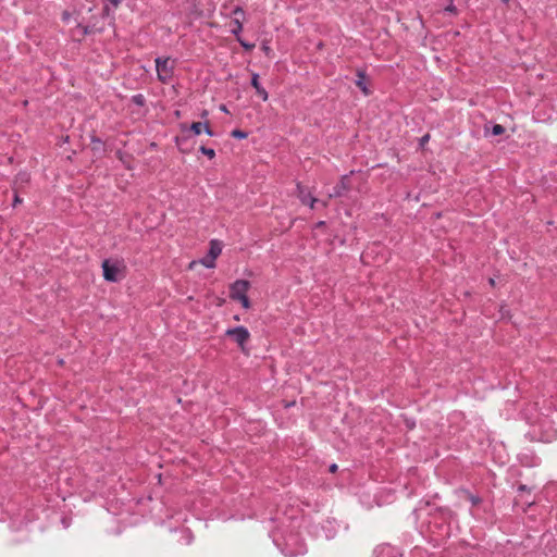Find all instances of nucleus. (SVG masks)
Masks as SVG:
<instances>
[{
	"label": "nucleus",
	"instance_id": "26",
	"mask_svg": "<svg viewBox=\"0 0 557 557\" xmlns=\"http://www.w3.org/2000/svg\"><path fill=\"white\" fill-rule=\"evenodd\" d=\"M110 12H111V10H110L109 5H107V4H106V5L102 8V11H101L100 17H101V18H107V17H109V16H110Z\"/></svg>",
	"mask_w": 557,
	"mask_h": 557
},
{
	"label": "nucleus",
	"instance_id": "20",
	"mask_svg": "<svg viewBox=\"0 0 557 557\" xmlns=\"http://www.w3.org/2000/svg\"><path fill=\"white\" fill-rule=\"evenodd\" d=\"M199 151L207 156L209 159H213L215 157V150L213 148H208L203 145L199 147Z\"/></svg>",
	"mask_w": 557,
	"mask_h": 557
},
{
	"label": "nucleus",
	"instance_id": "21",
	"mask_svg": "<svg viewBox=\"0 0 557 557\" xmlns=\"http://www.w3.org/2000/svg\"><path fill=\"white\" fill-rule=\"evenodd\" d=\"M237 41L239 42V45L243 47V49L245 51H252L255 48V44L248 42V41L244 40L242 37H238Z\"/></svg>",
	"mask_w": 557,
	"mask_h": 557
},
{
	"label": "nucleus",
	"instance_id": "18",
	"mask_svg": "<svg viewBox=\"0 0 557 557\" xmlns=\"http://www.w3.org/2000/svg\"><path fill=\"white\" fill-rule=\"evenodd\" d=\"M261 50L263 51V53L272 59L274 58V52L272 50V48L269 46V41L268 40H263L262 44H261Z\"/></svg>",
	"mask_w": 557,
	"mask_h": 557
},
{
	"label": "nucleus",
	"instance_id": "29",
	"mask_svg": "<svg viewBox=\"0 0 557 557\" xmlns=\"http://www.w3.org/2000/svg\"><path fill=\"white\" fill-rule=\"evenodd\" d=\"M430 139V135L426 134L420 139V146H424V144Z\"/></svg>",
	"mask_w": 557,
	"mask_h": 557
},
{
	"label": "nucleus",
	"instance_id": "22",
	"mask_svg": "<svg viewBox=\"0 0 557 557\" xmlns=\"http://www.w3.org/2000/svg\"><path fill=\"white\" fill-rule=\"evenodd\" d=\"M29 180H30V176H29V174H28V173H26V172H21V173H18V174L16 175V180H15V182H14V183H15V184H16L17 182H21V183H28V182H29Z\"/></svg>",
	"mask_w": 557,
	"mask_h": 557
},
{
	"label": "nucleus",
	"instance_id": "37",
	"mask_svg": "<svg viewBox=\"0 0 557 557\" xmlns=\"http://www.w3.org/2000/svg\"><path fill=\"white\" fill-rule=\"evenodd\" d=\"M488 283H490L491 286H493V287L495 286V280L494 278L491 277L488 280Z\"/></svg>",
	"mask_w": 557,
	"mask_h": 557
},
{
	"label": "nucleus",
	"instance_id": "8",
	"mask_svg": "<svg viewBox=\"0 0 557 557\" xmlns=\"http://www.w3.org/2000/svg\"><path fill=\"white\" fill-rule=\"evenodd\" d=\"M296 193L302 205H308L310 208H313L314 203L317 202V198L312 197L311 193L306 186L298 182L296 185Z\"/></svg>",
	"mask_w": 557,
	"mask_h": 557
},
{
	"label": "nucleus",
	"instance_id": "25",
	"mask_svg": "<svg viewBox=\"0 0 557 557\" xmlns=\"http://www.w3.org/2000/svg\"><path fill=\"white\" fill-rule=\"evenodd\" d=\"M22 198H20L18 196V189L14 188V197H13V202H12V206L13 207H16L17 205L22 203Z\"/></svg>",
	"mask_w": 557,
	"mask_h": 557
},
{
	"label": "nucleus",
	"instance_id": "11",
	"mask_svg": "<svg viewBox=\"0 0 557 557\" xmlns=\"http://www.w3.org/2000/svg\"><path fill=\"white\" fill-rule=\"evenodd\" d=\"M82 30L83 36L91 35V34H101L104 30V25H89L78 23L76 26Z\"/></svg>",
	"mask_w": 557,
	"mask_h": 557
},
{
	"label": "nucleus",
	"instance_id": "36",
	"mask_svg": "<svg viewBox=\"0 0 557 557\" xmlns=\"http://www.w3.org/2000/svg\"><path fill=\"white\" fill-rule=\"evenodd\" d=\"M208 116V111L207 110H203L201 113H200V117L201 119H206Z\"/></svg>",
	"mask_w": 557,
	"mask_h": 557
},
{
	"label": "nucleus",
	"instance_id": "39",
	"mask_svg": "<svg viewBox=\"0 0 557 557\" xmlns=\"http://www.w3.org/2000/svg\"><path fill=\"white\" fill-rule=\"evenodd\" d=\"M234 320H235V321H239V315H237V314H236V315H234Z\"/></svg>",
	"mask_w": 557,
	"mask_h": 557
},
{
	"label": "nucleus",
	"instance_id": "9",
	"mask_svg": "<svg viewBox=\"0 0 557 557\" xmlns=\"http://www.w3.org/2000/svg\"><path fill=\"white\" fill-rule=\"evenodd\" d=\"M178 126L182 134L190 135L191 137L198 136L202 132V122H193L190 125L181 123Z\"/></svg>",
	"mask_w": 557,
	"mask_h": 557
},
{
	"label": "nucleus",
	"instance_id": "4",
	"mask_svg": "<svg viewBox=\"0 0 557 557\" xmlns=\"http://www.w3.org/2000/svg\"><path fill=\"white\" fill-rule=\"evenodd\" d=\"M222 252V244L218 239H212L210 242L209 251L205 258L201 259V264L207 269H212L215 267V259Z\"/></svg>",
	"mask_w": 557,
	"mask_h": 557
},
{
	"label": "nucleus",
	"instance_id": "24",
	"mask_svg": "<svg viewBox=\"0 0 557 557\" xmlns=\"http://www.w3.org/2000/svg\"><path fill=\"white\" fill-rule=\"evenodd\" d=\"M202 131L210 137L215 136V133L211 128L210 123L208 121L202 123Z\"/></svg>",
	"mask_w": 557,
	"mask_h": 557
},
{
	"label": "nucleus",
	"instance_id": "31",
	"mask_svg": "<svg viewBox=\"0 0 557 557\" xmlns=\"http://www.w3.org/2000/svg\"><path fill=\"white\" fill-rule=\"evenodd\" d=\"M447 12L457 13V9L455 5L450 4L445 9Z\"/></svg>",
	"mask_w": 557,
	"mask_h": 557
},
{
	"label": "nucleus",
	"instance_id": "17",
	"mask_svg": "<svg viewBox=\"0 0 557 557\" xmlns=\"http://www.w3.org/2000/svg\"><path fill=\"white\" fill-rule=\"evenodd\" d=\"M131 101L138 107L146 106V98L143 94H136V95L132 96Z\"/></svg>",
	"mask_w": 557,
	"mask_h": 557
},
{
	"label": "nucleus",
	"instance_id": "32",
	"mask_svg": "<svg viewBox=\"0 0 557 557\" xmlns=\"http://www.w3.org/2000/svg\"><path fill=\"white\" fill-rule=\"evenodd\" d=\"M88 24L89 25H101L96 16H92Z\"/></svg>",
	"mask_w": 557,
	"mask_h": 557
},
{
	"label": "nucleus",
	"instance_id": "6",
	"mask_svg": "<svg viewBox=\"0 0 557 557\" xmlns=\"http://www.w3.org/2000/svg\"><path fill=\"white\" fill-rule=\"evenodd\" d=\"M175 145L180 152L184 154L191 153L195 148V140H193V137L190 135L182 134L181 136H176Z\"/></svg>",
	"mask_w": 557,
	"mask_h": 557
},
{
	"label": "nucleus",
	"instance_id": "5",
	"mask_svg": "<svg viewBox=\"0 0 557 557\" xmlns=\"http://www.w3.org/2000/svg\"><path fill=\"white\" fill-rule=\"evenodd\" d=\"M251 284L247 280L238 278L230 285V298L237 300L243 295H246Z\"/></svg>",
	"mask_w": 557,
	"mask_h": 557
},
{
	"label": "nucleus",
	"instance_id": "28",
	"mask_svg": "<svg viewBox=\"0 0 557 557\" xmlns=\"http://www.w3.org/2000/svg\"><path fill=\"white\" fill-rule=\"evenodd\" d=\"M531 491H532V488L527 486L525 484H519V486H518V492H529L530 493Z\"/></svg>",
	"mask_w": 557,
	"mask_h": 557
},
{
	"label": "nucleus",
	"instance_id": "19",
	"mask_svg": "<svg viewBox=\"0 0 557 557\" xmlns=\"http://www.w3.org/2000/svg\"><path fill=\"white\" fill-rule=\"evenodd\" d=\"M231 136L235 139H245L248 137V133L246 131L235 128L231 132Z\"/></svg>",
	"mask_w": 557,
	"mask_h": 557
},
{
	"label": "nucleus",
	"instance_id": "27",
	"mask_svg": "<svg viewBox=\"0 0 557 557\" xmlns=\"http://www.w3.org/2000/svg\"><path fill=\"white\" fill-rule=\"evenodd\" d=\"M232 14L233 15H242L244 16L245 15V11L243 10L242 7H235L234 10L232 11Z\"/></svg>",
	"mask_w": 557,
	"mask_h": 557
},
{
	"label": "nucleus",
	"instance_id": "30",
	"mask_svg": "<svg viewBox=\"0 0 557 557\" xmlns=\"http://www.w3.org/2000/svg\"><path fill=\"white\" fill-rule=\"evenodd\" d=\"M338 467L336 463H332L330 467H329V472L331 473H335L337 471Z\"/></svg>",
	"mask_w": 557,
	"mask_h": 557
},
{
	"label": "nucleus",
	"instance_id": "38",
	"mask_svg": "<svg viewBox=\"0 0 557 557\" xmlns=\"http://www.w3.org/2000/svg\"><path fill=\"white\" fill-rule=\"evenodd\" d=\"M69 16H70L69 12H66V11H65V12L63 13V20H67V18H69Z\"/></svg>",
	"mask_w": 557,
	"mask_h": 557
},
{
	"label": "nucleus",
	"instance_id": "15",
	"mask_svg": "<svg viewBox=\"0 0 557 557\" xmlns=\"http://www.w3.org/2000/svg\"><path fill=\"white\" fill-rule=\"evenodd\" d=\"M461 493L465 495L466 499H468L472 506H478L482 503V498L479 495L472 494L469 490H461Z\"/></svg>",
	"mask_w": 557,
	"mask_h": 557
},
{
	"label": "nucleus",
	"instance_id": "40",
	"mask_svg": "<svg viewBox=\"0 0 557 557\" xmlns=\"http://www.w3.org/2000/svg\"><path fill=\"white\" fill-rule=\"evenodd\" d=\"M502 2H503L504 4H508V3H509V0H502Z\"/></svg>",
	"mask_w": 557,
	"mask_h": 557
},
{
	"label": "nucleus",
	"instance_id": "1",
	"mask_svg": "<svg viewBox=\"0 0 557 557\" xmlns=\"http://www.w3.org/2000/svg\"><path fill=\"white\" fill-rule=\"evenodd\" d=\"M154 62L158 79L163 84L170 83L174 75L175 60L158 57Z\"/></svg>",
	"mask_w": 557,
	"mask_h": 557
},
{
	"label": "nucleus",
	"instance_id": "7",
	"mask_svg": "<svg viewBox=\"0 0 557 557\" xmlns=\"http://www.w3.org/2000/svg\"><path fill=\"white\" fill-rule=\"evenodd\" d=\"M350 190L349 175H343L339 182L333 187V191L330 197L339 198L345 196Z\"/></svg>",
	"mask_w": 557,
	"mask_h": 557
},
{
	"label": "nucleus",
	"instance_id": "10",
	"mask_svg": "<svg viewBox=\"0 0 557 557\" xmlns=\"http://www.w3.org/2000/svg\"><path fill=\"white\" fill-rule=\"evenodd\" d=\"M259 74L258 73H252L251 75V79H250V85L255 88L256 90V94L262 99V101H267L269 99V94L268 91L261 86L260 82H259Z\"/></svg>",
	"mask_w": 557,
	"mask_h": 557
},
{
	"label": "nucleus",
	"instance_id": "2",
	"mask_svg": "<svg viewBox=\"0 0 557 557\" xmlns=\"http://www.w3.org/2000/svg\"><path fill=\"white\" fill-rule=\"evenodd\" d=\"M225 336L232 338L240 349L245 350V345L250 338V333L247 327L239 325L225 331Z\"/></svg>",
	"mask_w": 557,
	"mask_h": 557
},
{
	"label": "nucleus",
	"instance_id": "14",
	"mask_svg": "<svg viewBox=\"0 0 557 557\" xmlns=\"http://www.w3.org/2000/svg\"><path fill=\"white\" fill-rule=\"evenodd\" d=\"M90 143L92 144V151L95 153H103L104 152V143L101 138L97 137L96 135H91Z\"/></svg>",
	"mask_w": 557,
	"mask_h": 557
},
{
	"label": "nucleus",
	"instance_id": "12",
	"mask_svg": "<svg viewBox=\"0 0 557 557\" xmlns=\"http://www.w3.org/2000/svg\"><path fill=\"white\" fill-rule=\"evenodd\" d=\"M367 74L363 70H357V79L355 81V84L360 90L366 95H370L371 90L369 89L367 83Z\"/></svg>",
	"mask_w": 557,
	"mask_h": 557
},
{
	"label": "nucleus",
	"instance_id": "3",
	"mask_svg": "<svg viewBox=\"0 0 557 557\" xmlns=\"http://www.w3.org/2000/svg\"><path fill=\"white\" fill-rule=\"evenodd\" d=\"M101 268L104 281L110 283H116L121 280L120 267L117 262H112L110 259H104L102 261Z\"/></svg>",
	"mask_w": 557,
	"mask_h": 557
},
{
	"label": "nucleus",
	"instance_id": "23",
	"mask_svg": "<svg viewBox=\"0 0 557 557\" xmlns=\"http://www.w3.org/2000/svg\"><path fill=\"white\" fill-rule=\"evenodd\" d=\"M237 300L242 304V307L244 309H249L251 307V301H250L249 297L247 296V294L243 295Z\"/></svg>",
	"mask_w": 557,
	"mask_h": 557
},
{
	"label": "nucleus",
	"instance_id": "35",
	"mask_svg": "<svg viewBox=\"0 0 557 557\" xmlns=\"http://www.w3.org/2000/svg\"><path fill=\"white\" fill-rule=\"evenodd\" d=\"M220 110L224 113H228L227 107L225 104H221Z\"/></svg>",
	"mask_w": 557,
	"mask_h": 557
},
{
	"label": "nucleus",
	"instance_id": "16",
	"mask_svg": "<svg viewBox=\"0 0 557 557\" xmlns=\"http://www.w3.org/2000/svg\"><path fill=\"white\" fill-rule=\"evenodd\" d=\"M233 28L231 29V33L236 37V40L238 37H240V33L243 32V23L239 21V18H234L232 21Z\"/></svg>",
	"mask_w": 557,
	"mask_h": 557
},
{
	"label": "nucleus",
	"instance_id": "34",
	"mask_svg": "<svg viewBox=\"0 0 557 557\" xmlns=\"http://www.w3.org/2000/svg\"><path fill=\"white\" fill-rule=\"evenodd\" d=\"M300 553H301L300 550H298V552H288V553H285V555L289 556V557H294V556H296V555H298Z\"/></svg>",
	"mask_w": 557,
	"mask_h": 557
},
{
	"label": "nucleus",
	"instance_id": "13",
	"mask_svg": "<svg viewBox=\"0 0 557 557\" xmlns=\"http://www.w3.org/2000/svg\"><path fill=\"white\" fill-rule=\"evenodd\" d=\"M491 123H486L484 125V134L485 136L491 133V135L493 136H500L503 135L505 132H506V128L500 125V124H493L491 127H490Z\"/></svg>",
	"mask_w": 557,
	"mask_h": 557
},
{
	"label": "nucleus",
	"instance_id": "33",
	"mask_svg": "<svg viewBox=\"0 0 557 557\" xmlns=\"http://www.w3.org/2000/svg\"><path fill=\"white\" fill-rule=\"evenodd\" d=\"M326 225L325 221H319L315 223V228H322Z\"/></svg>",
	"mask_w": 557,
	"mask_h": 557
}]
</instances>
